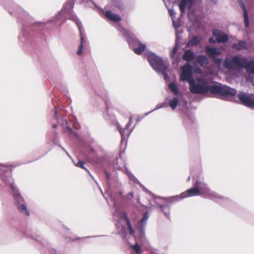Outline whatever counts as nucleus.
Listing matches in <instances>:
<instances>
[{
	"label": "nucleus",
	"instance_id": "nucleus-46",
	"mask_svg": "<svg viewBox=\"0 0 254 254\" xmlns=\"http://www.w3.org/2000/svg\"><path fill=\"white\" fill-rule=\"evenodd\" d=\"M214 37L213 36V37H211L209 39L208 41L210 43H217L216 41V38L215 39Z\"/></svg>",
	"mask_w": 254,
	"mask_h": 254
},
{
	"label": "nucleus",
	"instance_id": "nucleus-59",
	"mask_svg": "<svg viewBox=\"0 0 254 254\" xmlns=\"http://www.w3.org/2000/svg\"><path fill=\"white\" fill-rule=\"evenodd\" d=\"M168 1H169L170 0H167ZM163 1H164V2L165 3V1L166 0H163Z\"/></svg>",
	"mask_w": 254,
	"mask_h": 254
},
{
	"label": "nucleus",
	"instance_id": "nucleus-63",
	"mask_svg": "<svg viewBox=\"0 0 254 254\" xmlns=\"http://www.w3.org/2000/svg\"><path fill=\"white\" fill-rule=\"evenodd\" d=\"M91 177H92V179H94V177H92V175H91Z\"/></svg>",
	"mask_w": 254,
	"mask_h": 254
},
{
	"label": "nucleus",
	"instance_id": "nucleus-50",
	"mask_svg": "<svg viewBox=\"0 0 254 254\" xmlns=\"http://www.w3.org/2000/svg\"><path fill=\"white\" fill-rule=\"evenodd\" d=\"M58 146L60 147L67 154V155L70 157L69 154L68 153V152L66 151V150L61 145L60 143L58 144Z\"/></svg>",
	"mask_w": 254,
	"mask_h": 254
},
{
	"label": "nucleus",
	"instance_id": "nucleus-10",
	"mask_svg": "<svg viewBox=\"0 0 254 254\" xmlns=\"http://www.w3.org/2000/svg\"><path fill=\"white\" fill-rule=\"evenodd\" d=\"M148 217L149 216L148 213H145L143 217L138 222L135 226V228L138 230L139 233V239L141 243H144L146 241L145 229Z\"/></svg>",
	"mask_w": 254,
	"mask_h": 254
},
{
	"label": "nucleus",
	"instance_id": "nucleus-52",
	"mask_svg": "<svg viewBox=\"0 0 254 254\" xmlns=\"http://www.w3.org/2000/svg\"><path fill=\"white\" fill-rule=\"evenodd\" d=\"M199 174L200 172H192L191 171H190V175H197V174Z\"/></svg>",
	"mask_w": 254,
	"mask_h": 254
},
{
	"label": "nucleus",
	"instance_id": "nucleus-60",
	"mask_svg": "<svg viewBox=\"0 0 254 254\" xmlns=\"http://www.w3.org/2000/svg\"><path fill=\"white\" fill-rule=\"evenodd\" d=\"M74 128H75V129H78V128L77 127H74Z\"/></svg>",
	"mask_w": 254,
	"mask_h": 254
},
{
	"label": "nucleus",
	"instance_id": "nucleus-7",
	"mask_svg": "<svg viewBox=\"0 0 254 254\" xmlns=\"http://www.w3.org/2000/svg\"><path fill=\"white\" fill-rule=\"evenodd\" d=\"M187 104V101L184 100V106L181 109L182 113L180 116L182 118L184 125L187 129H195V119L188 109Z\"/></svg>",
	"mask_w": 254,
	"mask_h": 254
},
{
	"label": "nucleus",
	"instance_id": "nucleus-4",
	"mask_svg": "<svg viewBox=\"0 0 254 254\" xmlns=\"http://www.w3.org/2000/svg\"><path fill=\"white\" fill-rule=\"evenodd\" d=\"M180 78L182 81L189 84L190 92L192 94H205L208 93V82L203 78H194V74L201 73V69L196 64L188 63L180 67Z\"/></svg>",
	"mask_w": 254,
	"mask_h": 254
},
{
	"label": "nucleus",
	"instance_id": "nucleus-9",
	"mask_svg": "<svg viewBox=\"0 0 254 254\" xmlns=\"http://www.w3.org/2000/svg\"><path fill=\"white\" fill-rule=\"evenodd\" d=\"M119 30L127 42L130 49H132L140 42V41L132 31L127 30L123 27H121Z\"/></svg>",
	"mask_w": 254,
	"mask_h": 254
},
{
	"label": "nucleus",
	"instance_id": "nucleus-33",
	"mask_svg": "<svg viewBox=\"0 0 254 254\" xmlns=\"http://www.w3.org/2000/svg\"><path fill=\"white\" fill-rule=\"evenodd\" d=\"M73 162L76 167L85 170L88 172V175H91L89 170L86 168L85 162L84 161L76 158L73 160Z\"/></svg>",
	"mask_w": 254,
	"mask_h": 254
},
{
	"label": "nucleus",
	"instance_id": "nucleus-31",
	"mask_svg": "<svg viewBox=\"0 0 254 254\" xmlns=\"http://www.w3.org/2000/svg\"><path fill=\"white\" fill-rule=\"evenodd\" d=\"M177 53L178 50L173 48L170 53V56L173 60L172 64L178 65L180 62L181 58L180 56L177 55Z\"/></svg>",
	"mask_w": 254,
	"mask_h": 254
},
{
	"label": "nucleus",
	"instance_id": "nucleus-42",
	"mask_svg": "<svg viewBox=\"0 0 254 254\" xmlns=\"http://www.w3.org/2000/svg\"><path fill=\"white\" fill-rule=\"evenodd\" d=\"M168 12H169V13L172 18V19H174L176 17V12L174 10L173 8H170V9H168Z\"/></svg>",
	"mask_w": 254,
	"mask_h": 254
},
{
	"label": "nucleus",
	"instance_id": "nucleus-20",
	"mask_svg": "<svg viewBox=\"0 0 254 254\" xmlns=\"http://www.w3.org/2000/svg\"><path fill=\"white\" fill-rule=\"evenodd\" d=\"M238 3L243 11L244 21L245 27L248 28L250 25L249 13L243 0H238Z\"/></svg>",
	"mask_w": 254,
	"mask_h": 254
},
{
	"label": "nucleus",
	"instance_id": "nucleus-1",
	"mask_svg": "<svg viewBox=\"0 0 254 254\" xmlns=\"http://www.w3.org/2000/svg\"><path fill=\"white\" fill-rule=\"evenodd\" d=\"M75 1L67 0L62 9L54 17L44 22L36 21L26 11L17 5L13 10H9V13L12 16H15L17 19L20 29L18 36L19 41L24 45H30L46 30H51L56 26L58 22H61L59 26H61L68 18L75 23L79 31L80 44L76 54L81 56L83 53L85 37L82 23L73 10Z\"/></svg>",
	"mask_w": 254,
	"mask_h": 254
},
{
	"label": "nucleus",
	"instance_id": "nucleus-58",
	"mask_svg": "<svg viewBox=\"0 0 254 254\" xmlns=\"http://www.w3.org/2000/svg\"><path fill=\"white\" fill-rule=\"evenodd\" d=\"M53 251L54 253L55 254H56V251H55V250H53Z\"/></svg>",
	"mask_w": 254,
	"mask_h": 254
},
{
	"label": "nucleus",
	"instance_id": "nucleus-36",
	"mask_svg": "<svg viewBox=\"0 0 254 254\" xmlns=\"http://www.w3.org/2000/svg\"><path fill=\"white\" fill-rule=\"evenodd\" d=\"M111 5L116 8L123 10L125 6L122 0H111Z\"/></svg>",
	"mask_w": 254,
	"mask_h": 254
},
{
	"label": "nucleus",
	"instance_id": "nucleus-40",
	"mask_svg": "<svg viewBox=\"0 0 254 254\" xmlns=\"http://www.w3.org/2000/svg\"><path fill=\"white\" fill-rule=\"evenodd\" d=\"M183 33V30L182 29H177L175 30V35L176 39L177 40H180L181 39V36L180 35Z\"/></svg>",
	"mask_w": 254,
	"mask_h": 254
},
{
	"label": "nucleus",
	"instance_id": "nucleus-39",
	"mask_svg": "<svg viewBox=\"0 0 254 254\" xmlns=\"http://www.w3.org/2000/svg\"><path fill=\"white\" fill-rule=\"evenodd\" d=\"M129 246H130V248L136 253V254H140V253H141L140 247L138 245V243H136V244L134 245H130Z\"/></svg>",
	"mask_w": 254,
	"mask_h": 254
},
{
	"label": "nucleus",
	"instance_id": "nucleus-19",
	"mask_svg": "<svg viewBox=\"0 0 254 254\" xmlns=\"http://www.w3.org/2000/svg\"><path fill=\"white\" fill-rule=\"evenodd\" d=\"M104 103L106 105V111L105 113H104V118L110 124L115 125L117 121L115 116L108 112L109 109L110 108V103L107 100H104Z\"/></svg>",
	"mask_w": 254,
	"mask_h": 254
},
{
	"label": "nucleus",
	"instance_id": "nucleus-22",
	"mask_svg": "<svg viewBox=\"0 0 254 254\" xmlns=\"http://www.w3.org/2000/svg\"><path fill=\"white\" fill-rule=\"evenodd\" d=\"M168 86L170 92L175 96L181 97L182 96V93L180 90L177 82L174 81L170 82Z\"/></svg>",
	"mask_w": 254,
	"mask_h": 254
},
{
	"label": "nucleus",
	"instance_id": "nucleus-47",
	"mask_svg": "<svg viewBox=\"0 0 254 254\" xmlns=\"http://www.w3.org/2000/svg\"><path fill=\"white\" fill-rule=\"evenodd\" d=\"M53 143L54 145H58V144L60 143L58 142V139L56 138H55V139H53Z\"/></svg>",
	"mask_w": 254,
	"mask_h": 254
},
{
	"label": "nucleus",
	"instance_id": "nucleus-25",
	"mask_svg": "<svg viewBox=\"0 0 254 254\" xmlns=\"http://www.w3.org/2000/svg\"><path fill=\"white\" fill-rule=\"evenodd\" d=\"M232 48L237 50H248L249 48L248 44L245 40H239L237 43L232 44Z\"/></svg>",
	"mask_w": 254,
	"mask_h": 254
},
{
	"label": "nucleus",
	"instance_id": "nucleus-3",
	"mask_svg": "<svg viewBox=\"0 0 254 254\" xmlns=\"http://www.w3.org/2000/svg\"><path fill=\"white\" fill-rule=\"evenodd\" d=\"M86 155L90 156L95 165L103 168L105 175H133L126 166L121 167L118 164L119 158H121V152L115 156L106 154L103 157H99L95 150L91 146H87L84 150Z\"/></svg>",
	"mask_w": 254,
	"mask_h": 254
},
{
	"label": "nucleus",
	"instance_id": "nucleus-54",
	"mask_svg": "<svg viewBox=\"0 0 254 254\" xmlns=\"http://www.w3.org/2000/svg\"><path fill=\"white\" fill-rule=\"evenodd\" d=\"M218 0H210L211 1L213 2L214 3H216Z\"/></svg>",
	"mask_w": 254,
	"mask_h": 254
},
{
	"label": "nucleus",
	"instance_id": "nucleus-27",
	"mask_svg": "<svg viewBox=\"0 0 254 254\" xmlns=\"http://www.w3.org/2000/svg\"><path fill=\"white\" fill-rule=\"evenodd\" d=\"M0 4H2L8 12L9 10H13L17 5L11 0H0Z\"/></svg>",
	"mask_w": 254,
	"mask_h": 254
},
{
	"label": "nucleus",
	"instance_id": "nucleus-12",
	"mask_svg": "<svg viewBox=\"0 0 254 254\" xmlns=\"http://www.w3.org/2000/svg\"><path fill=\"white\" fill-rule=\"evenodd\" d=\"M114 217L116 221L120 222L122 220H125L127 224V228L130 235H134V230L131 226L130 222L126 212L121 211L118 209L116 210L114 214Z\"/></svg>",
	"mask_w": 254,
	"mask_h": 254
},
{
	"label": "nucleus",
	"instance_id": "nucleus-29",
	"mask_svg": "<svg viewBox=\"0 0 254 254\" xmlns=\"http://www.w3.org/2000/svg\"><path fill=\"white\" fill-rule=\"evenodd\" d=\"M146 48V44H143L141 43V41H140V42L138 43V44H137L136 46H135L131 50L136 55H141L142 54V53L145 50Z\"/></svg>",
	"mask_w": 254,
	"mask_h": 254
},
{
	"label": "nucleus",
	"instance_id": "nucleus-13",
	"mask_svg": "<svg viewBox=\"0 0 254 254\" xmlns=\"http://www.w3.org/2000/svg\"><path fill=\"white\" fill-rule=\"evenodd\" d=\"M132 123V119L129 118V121L126 125L124 128H122L120 124H118L117 128L121 136V143L125 141L126 145L127 144V141L129 137L132 130H129L128 128L131 126Z\"/></svg>",
	"mask_w": 254,
	"mask_h": 254
},
{
	"label": "nucleus",
	"instance_id": "nucleus-23",
	"mask_svg": "<svg viewBox=\"0 0 254 254\" xmlns=\"http://www.w3.org/2000/svg\"><path fill=\"white\" fill-rule=\"evenodd\" d=\"M208 92L214 93L216 95L221 96L223 85L220 83L219 85L216 84H208L207 85Z\"/></svg>",
	"mask_w": 254,
	"mask_h": 254
},
{
	"label": "nucleus",
	"instance_id": "nucleus-15",
	"mask_svg": "<svg viewBox=\"0 0 254 254\" xmlns=\"http://www.w3.org/2000/svg\"><path fill=\"white\" fill-rule=\"evenodd\" d=\"M22 164L17 162H13L10 164L0 163V175H10L14 168Z\"/></svg>",
	"mask_w": 254,
	"mask_h": 254
},
{
	"label": "nucleus",
	"instance_id": "nucleus-56",
	"mask_svg": "<svg viewBox=\"0 0 254 254\" xmlns=\"http://www.w3.org/2000/svg\"><path fill=\"white\" fill-rule=\"evenodd\" d=\"M110 176H109V175L107 176V180L109 181L110 180Z\"/></svg>",
	"mask_w": 254,
	"mask_h": 254
},
{
	"label": "nucleus",
	"instance_id": "nucleus-64",
	"mask_svg": "<svg viewBox=\"0 0 254 254\" xmlns=\"http://www.w3.org/2000/svg\"><path fill=\"white\" fill-rule=\"evenodd\" d=\"M91 177H92V179H94V177H92V175H91Z\"/></svg>",
	"mask_w": 254,
	"mask_h": 254
},
{
	"label": "nucleus",
	"instance_id": "nucleus-38",
	"mask_svg": "<svg viewBox=\"0 0 254 254\" xmlns=\"http://www.w3.org/2000/svg\"><path fill=\"white\" fill-rule=\"evenodd\" d=\"M167 107H168V102H166V101H164L163 103H161L160 104L157 105L154 109L146 113V114L145 115H148L156 110Z\"/></svg>",
	"mask_w": 254,
	"mask_h": 254
},
{
	"label": "nucleus",
	"instance_id": "nucleus-2",
	"mask_svg": "<svg viewBox=\"0 0 254 254\" xmlns=\"http://www.w3.org/2000/svg\"><path fill=\"white\" fill-rule=\"evenodd\" d=\"M192 180L193 187L188 189L186 191L182 192L180 195H176L168 198H154L153 201L150 202L152 206L160 207L165 216L170 218V207L168 205H161L159 203L160 200H164L167 202H174L178 200L191 196L205 195L206 197L214 200L215 201L220 202L219 200L223 199L222 197L218 194L211 191L205 184L199 176H190L188 178V181Z\"/></svg>",
	"mask_w": 254,
	"mask_h": 254
},
{
	"label": "nucleus",
	"instance_id": "nucleus-51",
	"mask_svg": "<svg viewBox=\"0 0 254 254\" xmlns=\"http://www.w3.org/2000/svg\"><path fill=\"white\" fill-rule=\"evenodd\" d=\"M133 197V194L132 192H130L128 193L127 197L128 199H132Z\"/></svg>",
	"mask_w": 254,
	"mask_h": 254
},
{
	"label": "nucleus",
	"instance_id": "nucleus-43",
	"mask_svg": "<svg viewBox=\"0 0 254 254\" xmlns=\"http://www.w3.org/2000/svg\"><path fill=\"white\" fill-rule=\"evenodd\" d=\"M179 40H177V39H176L175 46L173 48L175 49H176L177 50L181 47V44L179 42Z\"/></svg>",
	"mask_w": 254,
	"mask_h": 254
},
{
	"label": "nucleus",
	"instance_id": "nucleus-11",
	"mask_svg": "<svg viewBox=\"0 0 254 254\" xmlns=\"http://www.w3.org/2000/svg\"><path fill=\"white\" fill-rule=\"evenodd\" d=\"M91 1L96 8L105 13L106 18L109 20L114 23H119L122 20V17L120 14L115 13L110 10L104 11V9L102 7H99L93 0H91Z\"/></svg>",
	"mask_w": 254,
	"mask_h": 254
},
{
	"label": "nucleus",
	"instance_id": "nucleus-32",
	"mask_svg": "<svg viewBox=\"0 0 254 254\" xmlns=\"http://www.w3.org/2000/svg\"><path fill=\"white\" fill-rule=\"evenodd\" d=\"M107 193L110 197V200L111 201V203L109 202V200L107 198H106L105 196L104 197L106 199L109 205H113V206L115 207H116V195L114 192H113L110 189H108L106 191Z\"/></svg>",
	"mask_w": 254,
	"mask_h": 254
},
{
	"label": "nucleus",
	"instance_id": "nucleus-44",
	"mask_svg": "<svg viewBox=\"0 0 254 254\" xmlns=\"http://www.w3.org/2000/svg\"><path fill=\"white\" fill-rule=\"evenodd\" d=\"M146 114V113H145L142 116H138L137 118L136 119V122H140L142 119H143L145 117L147 116V115H145Z\"/></svg>",
	"mask_w": 254,
	"mask_h": 254
},
{
	"label": "nucleus",
	"instance_id": "nucleus-18",
	"mask_svg": "<svg viewBox=\"0 0 254 254\" xmlns=\"http://www.w3.org/2000/svg\"><path fill=\"white\" fill-rule=\"evenodd\" d=\"M195 2V0H179L178 6L181 11V15L185 14L186 7L189 9H191Z\"/></svg>",
	"mask_w": 254,
	"mask_h": 254
},
{
	"label": "nucleus",
	"instance_id": "nucleus-45",
	"mask_svg": "<svg viewBox=\"0 0 254 254\" xmlns=\"http://www.w3.org/2000/svg\"><path fill=\"white\" fill-rule=\"evenodd\" d=\"M212 52H214L216 54L220 53V51H219V49L217 47H212Z\"/></svg>",
	"mask_w": 254,
	"mask_h": 254
},
{
	"label": "nucleus",
	"instance_id": "nucleus-57",
	"mask_svg": "<svg viewBox=\"0 0 254 254\" xmlns=\"http://www.w3.org/2000/svg\"><path fill=\"white\" fill-rule=\"evenodd\" d=\"M125 143V144H126L125 141H124L122 143H121V144H122L123 143ZM127 144L126 145H125V148H126V146H127Z\"/></svg>",
	"mask_w": 254,
	"mask_h": 254
},
{
	"label": "nucleus",
	"instance_id": "nucleus-30",
	"mask_svg": "<svg viewBox=\"0 0 254 254\" xmlns=\"http://www.w3.org/2000/svg\"><path fill=\"white\" fill-rule=\"evenodd\" d=\"M245 69L252 78H254V61L248 60Z\"/></svg>",
	"mask_w": 254,
	"mask_h": 254
},
{
	"label": "nucleus",
	"instance_id": "nucleus-62",
	"mask_svg": "<svg viewBox=\"0 0 254 254\" xmlns=\"http://www.w3.org/2000/svg\"><path fill=\"white\" fill-rule=\"evenodd\" d=\"M91 177H92V179H94V177H92V175H91Z\"/></svg>",
	"mask_w": 254,
	"mask_h": 254
},
{
	"label": "nucleus",
	"instance_id": "nucleus-48",
	"mask_svg": "<svg viewBox=\"0 0 254 254\" xmlns=\"http://www.w3.org/2000/svg\"><path fill=\"white\" fill-rule=\"evenodd\" d=\"M58 146L60 147L67 154V155L70 157L69 154L68 153V152L66 151V150L61 145L60 143L58 144Z\"/></svg>",
	"mask_w": 254,
	"mask_h": 254
},
{
	"label": "nucleus",
	"instance_id": "nucleus-55",
	"mask_svg": "<svg viewBox=\"0 0 254 254\" xmlns=\"http://www.w3.org/2000/svg\"><path fill=\"white\" fill-rule=\"evenodd\" d=\"M82 0V1H87V2H91L92 3H93L92 2V1H91V0Z\"/></svg>",
	"mask_w": 254,
	"mask_h": 254
},
{
	"label": "nucleus",
	"instance_id": "nucleus-37",
	"mask_svg": "<svg viewBox=\"0 0 254 254\" xmlns=\"http://www.w3.org/2000/svg\"><path fill=\"white\" fill-rule=\"evenodd\" d=\"M104 90V89L101 87H94L92 86L90 91H89L90 94L91 95L92 93H94L95 95L97 96L100 97H101L100 92Z\"/></svg>",
	"mask_w": 254,
	"mask_h": 254
},
{
	"label": "nucleus",
	"instance_id": "nucleus-17",
	"mask_svg": "<svg viewBox=\"0 0 254 254\" xmlns=\"http://www.w3.org/2000/svg\"><path fill=\"white\" fill-rule=\"evenodd\" d=\"M55 116L56 118L58 120V122L63 127L64 130L67 131L70 134H74L75 132L73 130L72 128L70 127L68 124V122L66 118H62L59 119V115L57 108L55 107Z\"/></svg>",
	"mask_w": 254,
	"mask_h": 254
},
{
	"label": "nucleus",
	"instance_id": "nucleus-21",
	"mask_svg": "<svg viewBox=\"0 0 254 254\" xmlns=\"http://www.w3.org/2000/svg\"><path fill=\"white\" fill-rule=\"evenodd\" d=\"M196 54L191 49H187L185 50L182 59L187 62H194L196 58Z\"/></svg>",
	"mask_w": 254,
	"mask_h": 254
},
{
	"label": "nucleus",
	"instance_id": "nucleus-41",
	"mask_svg": "<svg viewBox=\"0 0 254 254\" xmlns=\"http://www.w3.org/2000/svg\"><path fill=\"white\" fill-rule=\"evenodd\" d=\"M172 20L173 26V28L175 29V30L179 29L180 27L181 26L180 22H176V21L174 19H173Z\"/></svg>",
	"mask_w": 254,
	"mask_h": 254
},
{
	"label": "nucleus",
	"instance_id": "nucleus-28",
	"mask_svg": "<svg viewBox=\"0 0 254 254\" xmlns=\"http://www.w3.org/2000/svg\"><path fill=\"white\" fill-rule=\"evenodd\" d=\"M235 61H236V56L233 58H225V62H224V67L228 69L232 70H236V64H235Z\"/></svg>",
	"mask_w": 254,
	"mask_h": 254
},
{
	"label": "nucleus",
	"instance_id": "nucleus-35",
	"mask_svg": "<svg viewBox=\"0 0 254 254\" xmlns=\"http://www.w3.org/2000/svg\"><path fill=\"white\" fill-rule=\"evenodd\" d=\"M194 62H197L199 64L202 65L208 62V59L205 55L203 54H197Z\"/></svg>",
	"mask_w": 254,
	"mask_h": 254
},
{
	"label": "nucleus",
	"instance_id": "nucleus-49",
	"mask_svg": "<svg viewBox=\"0 0 254 254\" xmlns=\"http://www.w3.org/2000/svg\"><path fill=\"white\" fill-rule=\"evenodd\" d=\"M58 146L60 147L67 154V155L70 157L69 154L68 153V152L66 151V150L61 145L60 143L58 144Z\"/></svg>",
	"mask_w": 254,
	"mask_h": 254
},
{
	"label": "nucleus",
	"instance_id": "nucleus-16",
	"mask_svg": "<svg viewBox=\"0 0 254 254\" xmlns=\"http://www.w3.org/2000/svg\"><path fill=\"white\" fill-rule=\"evenodd\" d=\"M212 36L216 38L217 43L225 44L227 43L229 40V37L227 34L217 29L213 30Z\"/></svg>",
	"mask_w": 254,
	"mask_h": 254
},
{
	"label": "nucleus",
	"instance_id": "nucleus-8",
	"mask_svg": "<svg viewBox=\"0 0 254 254\" xmlns=\"http://www.w3.org/2000/svg\"><path fill=\"white\" fill-rule=\"evenodd\" d=\"M235 102L250 108H254V95L239 91L237 93Z\"/></svg>",
	"mask_w": 254,
	"mask_h": 254
},
{
	"label": "nucleus",
	"instance_id": "nucleus-61",
	"mask_svg": "<svg viewBox=\"0 0 254 254\" xmlns=\"http://www.w3.org/2000/svg\"><path fill=\"white\" fill-rule=\"evenodd\" d=\"M122 193L121 192H120V195H121Z\"/></svg>",
	"mask_w": 254,
	"mask_h": 254
},
{
	"label": "nucleus",
	"instance_id": "nucleus-5",
	"mask_svg": "<svg viewBox=\"0 0 254 254\" xmlns=\"http://www.w3.org/2000/svg\"><path fill=\"white\" fill-rule=\"evenodd\" d=\"M144 56L152 69L157 73L162 75L165 81H169L170 77L168 74L169 64L164 62L162 57L151 51L145 52Z\"/></svg>",
	"mask_w": 254,
	"mask_h": 254
},
{
	"label": "nucleus",
	"instance_id": "nucleus-14",
	"mask_svg": "<svg viewBox=\"0 0 254 254\" xmlns=\"http://www.w3.org/2000/svg\"><path fill=\"white\" fill-rule=\"evenodd\" d=\"M237 94V91L235 89L223 85L220 96L224 98L230 99L235 101Z\"/></svg>",
	"mask_w": 254,
	"mask_h": 254
},
{
	"label": "nucleus",
	"instance_id": "nucleus-26",
	"mask_svg": "<svg viewBox=\"0 0 254 254\" xmlns=\"http://www.w3.org/2000/svg\"><path fill=\"white\" fill-rule=\"evenodd\" d=\"M248 60L246 58H239L236 56L235 64L236 69L242 70L245 69Z\"/></svg>",
	"mask_w": 254,
	"mask_h": 254
},
{
	"label": "nucleus",
	"instance_id": "nucleus-6",
	"mask_svg": "<svg viewBox=\"0 0 254 254\" xmlns=\"http://www.w3.org/2000/svg\"><path fill=\"white\" fill-rule=\"evenodd\" d=\"M3 181L8 185L10 186L12 191L13 196L14 199V203L18 210L24 213L26 215H29V212L25 204V201L20 193L17 190V188L14 185L13 179L11 176H3Z\"/></svg>",
	"mask_w": 254,
	"mask_h": 254
},
{
	"label": "nucleus",
	"instance_id": "nucleus-24",
	"mask_svg": "<svg viewBox=\"0 0 254 254\" xmlns=\"http://www.w3.org/2000/svg\"><path fill=\"white\" fill-rule=\"evenodd\" d=\"M201 42L200 36L192 35L187 43L186 47H195L198 46Z\"/></svg>",
	"mask_w": 254,
	"mask_h": 254
},
{
	"label": "nucleus",
	"instance_id": "nucleus-53",
	"mask_svg": "<svg viewBox=\"0 0 254 254\" xmlns=\"http://www.w3.org/2000/svg\"><path fill=\"white\" fill-rule=\"evenodd\" d=\"M52 127H53V128L56 129V128H57V125L56 124H53V125H52Z\"/></svg>",
	"mask_w": 254,
	"mask_h": 254
},
{
	"label": "nucleus",
	"instance_id": "nucleus-34",
	"mask_svg": "<svg viewBox=\"0 0 254 254\" xmlns=\"http://www.w3.org/2000/svg\"><path fill=\"white\" fill-rule=\"evenodd\" d=\"M179 97L176 96L170 99L168 102V107H170L173 110H175L179 105Z\"/></svg>",
	"mask_w": 254,
	"mask_h": 254
}]
</instances>
